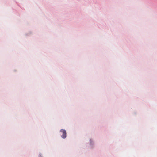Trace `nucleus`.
<instances>
[{
  "label": "nucleus",
  "instance_id": "1",
  "mask_svg": "<svg viewBox=\"0 0 157 157\" xmlns=\"http://www.w3.org/2000/svg\"><path fill=\"white\" fill-rule=\"evenodd\" d=\"M60 132L62 133L61 136V137L63 138H65L66 137V131L65 130L62 129Z\"/></svg>",
  "mask_w": 157,
  "mask_h": 157
}]
</instances>
